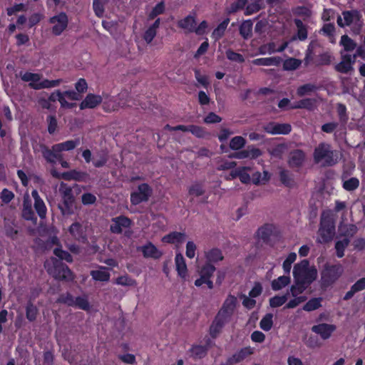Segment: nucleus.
<instances>
[{
  "instance_id": "1",
  "label": "nucleus",
  "mask_w": 365,
  "mask_h": 365,
  "mask_svg": "<svg viewBox=\"0 0 365 365\" xmlns=\"http://www.w3.org/2000/svg\"><path fill=\"white\" fill-rule=\"evenodd\" d=\"M293 277L295 284L309 285L317 279V270L314 267H309L307 259H303L294 264Z\"/></svg>"
},
{
  "instance_id": "2",
  "label": "nucleus",
  "mask_w": 365,
  "mask_h": 365,
  "mask_svg": "<svg viewBox=\"0 0 365 365\" xmlns=\"http://www.w3.org/2000/svg\"><path fill=\"white\" fill-rule=\"evenodd\" d=\"M344 267L339 263L331 264L326 262L321 270V282L324 287L334 284L342 275Z\"/></svg>"
},
{
  "instance_id": "3",
  "label": "nucleus",
  "mask_w": 365,
  "mask_h": 365,
  "mask_svg": "<svg viewBox=\"0 0 365 365\" xmlns=\"http://www.w3.org/2000/svg\"><path fill=\"white\" fill-rule=\"evenodd\" d=\"M59 193L61 197V204H58V209L63 215H71L73 214V205L75 197L72 187L68 184L62 182L59 187Z\"/></svg>"
},
{
  "instance_id": "4",
  "label": "nucleus",
  "mask_w": 365,
  "mask_h": 365,
  "mask_svg": "<svg viewBox=\"0 0 365 365\" xmlns=\"http://www.w3.org/2000/svg\"><path fill=\"white\" fill-rule=\"evenodd\" d=\"M335 234L334 221L329 215L322 214L318 231L317 242L325 244L331 242Z\"/></svg>"
},
{
  "instance_id": "5",
  "label": "nucleus",
  "mask_w": 365,
  "mask_h": 365,
  "mask_svg": "<svg viewBox=\"0 0 365 365\" xmlns=\"http://www.w3.org/2000/svg\"><path fill=\"white\" fill-rule=\"evenodd\" d=\"M314 160L317 163L324 160V165L327 166L334 165L337 162L334 158V151L331 149L330 145L325 143H319L314 149Z\"/></svg>"
},
{
  "instance_id": "6",
  "label": "nucleus",
  "mask_w": 365,
  "mask_h": 365,
  "mask_svg": "<svg viewBox=\"0 0 365 365\" xmlns=\"http://www.w3.org/2000/svg\"><path fill=\"white\" fill-rule=\"evenodd\" d=\"M153 192V188L148 183L140 184L137 190L130 193V200L133 205H138L148 202Z\"/></svg>"
},
{
  "instance_id": "7",
  "label": "nucleus",
  "mask_w": 365,
  "mask_h": 365,
  "mask_svg": "<svg viewBox=\"0 0 365 365\" xmlns=\"http://www.w3.org/2000/svg\"><path fill=\"white\" fill-rule=\"evenodd\" d=\"M49 23L53 24L51 31L55 36H60L67 28L68 16L65 12H60L49 19Z\"/></svg>"
},
{
  "instance_id": "8",
  "label": "nucleus",
  "mask_w": 365,
  "mask_h": 365,
  "mask_svg": "<svg viewBox=\"0 0 365 365\" xmlns=\"http://www.w3.org/2000/svg\"><path fill=\"white\" fill-rule=\"evenodd\" d=\"M68 232L76 241L83 244L88 243L86 227L81 222H75L72 223L68 227Z\"/></svg>"
},
{
  "instance_id": "9",
  "label": "nucleus",
  "mask_w": 365,
  "mask_h": 365,
  "mask_svg": "<svg viewBox=\"0 0 365 365\" xmlns=\"http://www.w3.org/2000/svg\"><path fill=\"white\" fill-rule=\"evenodd\" d=\"M263 130L272 135H287L291 132L292 126L289 123L269 122L263 126Z\"/></svg>"
},
{
  "instance_id": "10",
  "label": "nucleus",
  "mask_w": 365,
  "mask_h": 365,
  "mask_svg": "<svg viewBox=\"0 0 365 365\" xmlns=\"http://www.w3.org/2000/svg\"><path fill=\"white\" fill-rule=\"evenodd\" d=\"M53 274L54 277L58 279H73V273L69 267L62 262L57 259L53 261Z\"/></svg>"
},
{
  "instance_id": "11",
  "label": "nucleus",
  "mask_w": 365,
  "mask_h": 365,
  "mask_svg": "<svg viewBox=\"0 0 365 365\" xmlns=\"http://www.w3.org/2000/svg\"><path fill=\"white\" fill-rule=\"evenodd\" d=\"M230 320V318L217 312L214 320L210 327V335L212 339H215L222 331L225 324Z\"/></svg>"
},
{
  "instance_id": "12",
  "label": "nucleus",
  "mask_w": 365,
  "mask_h": 365,
  "mask_svg": "<svg viewBox=\"0 0 365 365\" xmlns=\"http://www.w3.org/2000/svg\"><path fill=\"white\" fill-rule=\"evenodd\" d=\"M113 224L110 225V230L114 234H121L123 228H128L132 225V220L124 215L112 219Z\"/></svg>"
},
{
  "instance_id": "13",
  "label": "nucleus",
  "mask_w": 365,
  "mask_h": 365,
  "mask_svg": "<svg viewBox=\"0 0 365 365\" xmlns=\"http://www.w3.org/2000/svg\"><path fill=\"white\" fill-rule=\"evenodd\" d=\"M354 63V58H352L351 55L341 54V60L334 66V69L339 73L347 74L353 70Z\"/></svg>"
},
{
  "instance_id": "14",
  "label": "nucleus",
  "mask_w": 365,
  "mask_h": 365,
  "mask_svg": "<svg viewBox=\"0 0 365 365\" xmlns=\"http://www.w3.org/2000/svg\"><path fill=\"white\" fill-rule=\"evenodd\" d=\"M342 16L344 20V23L340 16H338L336 20L337 24L341 28L345 26H350L354 21H359L361 18V15L357 10L344 11Z\"/></svg>"
},
{
  "instance_id": "15",
  "label": "nucleus",
  "mask_w": 365,
  "mask_h": 365,
  "mask_svg": "<svg viewBox=\"0 0 365 365\" xmlns=\"http://www.w3.org/2000/svg\"><path fill=\"white\" fill-rule=\"evenodd\" d=\"M336 327L334 324H329L327 323H322L317 325H314L312 327V331L322 337V339H328L336 330Z\"/></svg>"
},
{
  "instance_id": "16",
  "label": "nucleus",
  "mask_w": 365,
  "mask_h": 365,
  "mask_svg": "<svg viewBox=\"0 0 365 365\" xmlns=\"http://www.w3.org/2000/svg\"><path fill=\"white\" fill-rule=\"evenodd\" d=\"M237 302L235 296L229 294L218 312L230 319L235 312Z\"/></svg>"
},
{
  "instance_id": "17",
  "label": "nucleus",
  "mask_w": 365,
  "mask_h": 365,
  "mask_svg": "<svg viewBox=\"0 0 365 365\" xmlns=\"http://www.w3.org/2000/svg\"><path fill=\"white\" fill-rule=\"evenodd\" d=\"M62 178L65 180H75L77 182H86L90 179V175L87 172L80 171L77 170H71L68 172H64L61 175Z\"/></svg>"
},
{
  "instance_id": "18",
  "label": "nucleus",
  "mask_w": 365,
  "mask_h": 365,
  "mask_svg": "<svg viewBox=\"0 0 365 365\" xmlns=\"http://www.w3.org/2000/svg\"><path fill=\"white\" fill-rule=\"evenodd\" d=\"M216 268L215 265L205 262L199 271L200 278L195 281V285L196 287H201L202 285V280L211 278Z\"/></svg>"
},
{
  "instance_id": "19",
  "label": "nucleus",
  "mask_w": 365,
  "mask_h": 365,
  "mask_svg": "<svg viewBox=\"0 0 365 365\" xmlns=\"http://www.w3.org/2000/svg\"><path fill=\"white\" fill-rule=\"evenodd\" d=\"M103 98L99 95L88 93L83 101L80 103L79 107L81 110L86 108H95L102 103Z\"/></svg>"
},
{
  "instance_id": "20",
  "label": "nucleus",
  "mask_w": 365,
  "mask_h": 365,
  "mask_svg": "<svg viewBox=\"0 0 365 365\" xmlns=\"http://www.w3.org/2000/svg\"><path fill=\"white\" fill-rule=\"evenodd\" d=\"M141 252L145 258H153L154 259H158L163 255V252L159 250L151 242H148L142 246Z\"/></svg>"
},
{
  "instance_id": "21",
  "label": "nucleus",
  "mask_w": 365,
  "mask_h": 365,
  "mask_svg": "<svg viewBox=\"0 0 365 365\" xmlns=\"http://www.w3.org/2000/svg\"><path fill=\"white\" fill-rule=\"evenodd\" d=\"M31 195L34 200V208L36 212L41 219H44L46 216L47 208L43 200L41 198L38 191L36 190L31 192Z\"/></svg>"
},
{
  "instance_id": "22",
  "label": "nucleus",
  "mask_w": 365,
  "mask_h": 365,
  "mask_svg": "<svg viewBox=\"0 0 365 365\" xmlns=\"http://www.w3.org/2000/svg\"><path fill=\"white\" fill-rule=\"evenodd\" d=\"M305 160V153L302 150H295L290 153L289 158V167L294 168H300Z\"/></svg>"
},
{
  "instance_id": "23",
  "label": "nucleus",
  "mask_w": 365,
  "mask_h": 365,
  "mask_svg": "<svg viewBox=\"0 0 365 365\" xmlns=\"http://www.w3.org/2000/svg\"><path fill=\"white\" fill-rule=\"evenodd\" d=\"M175 262L178 276L185 279L187 275V267L185 259L181 253H176Z\"/></svg>"
},
{
  "instance_id": "24",
  "label": "nucleus",
  "mask_w": 365,
  "mask_h": 365,
  "mask_svg": "<svg viewBox=\"0 0 365 365\" xmlns=\"http://www.w3.org/2000/svg\"><path fill=\"white\" fill-rule=\"evenodd\" d=\"M317 101L314 98H303L290 105L289 109H307L313 110L316 106Z\"/></svg>"
},
{
  "instance_id": "25",
  "label": "nucleus",
  "mask_w": 365,
  "mask_h": 365,
  "mask_svg": "<svg viewBox=\"0 0 365 365\" xmlns=\"http://www.w3.org/2000/svg\"><path fill=\"white\" fill-rule=\"evenodd\" d=\"M48 100L50 103L51 102H56L58 101L61 108H73L75 107L76 103H69L68 102L65 98H63L62 92H61L59 90H57L53 93H51V95L48 96Z\"/></svg>"
},
{
  "instance_id": "26",
  "label": "nucleus",
  "mask_w": 365,
  "mask_h": 365,
  "mask_svg": "<svg viewBox=\"0 0 365 365\" xmlns=\"http://www.w3.org/2000/svg\"><path fill=\"white\" fill-rule=\"evenodd\" d=\"M63 80L61 78L55 80L43 79L41 81H38L37 85L34 83H29V86L34 90H41L43 88H51L58 86Z\"/></svg>"
},
{
  "instance_id": "27",
  "label": "nucleus",
  "mask_w": 365,
  "mask_h": 365,
  "mask_svg": "<svg viewBox=\"0 0 365 365\" xmlns=\"http://www.w3.org/2000/svg\"><path fill=\"white\" fill-rule=\"evenodd\" d=\"M185 234L180 232H171L162 238V242L168 244H180L184 242Z\"/></svg>"
},
{
  "instance_id": "28",
  "label": "nucleus",
  "mask_w": 365,
  "mask_h": 365,
  "mask_svg": "<svg viewBox=\"0 0 365 365\" xmlns=\"http://www.w3.org/2000/svg\"><path fill=\"white\" fill-rule=\"evenodd\" d=\"M108 270V267L100 266L99 269L91 270L90 274L95 281L108 282L110 274Z\"/></svg>"
},
{
  "instance_id": "29",
  "label": "nucleus",
  "mask_w": 365,
  "mask_h": 365,
  "mask_svg": "<svg viewBox=\"0 0 365 365\" xmlns=\"http://www.w3.org/2000/svg\"><path fill=\"white\" fill-rule=\"evenodd\" d=\"M209 341L208 340L206 342V345H192L190 349V352L191 353V356L195 359H201L204 358L207 354L209 349Z\"/></svg>"
},
{
  "instance_id": "30",
  "label": "nucleus",
  "mask_w": 365,
  "mask_h": 365,
  "mask_svg": "<svg viewBox=\"0 0 365 365\" xmlns=\"http://www.w3.org/2000/svg\"><path fill=\"white\" fill-rule=\"evenodd\" d=\"M341 180L343 181L342 187L349 192L356 190L359 186V180L356 177H352L346 179L347 175L344 172L341 175Z\"/></svg>"
},
{
  "instance_id": "31",
  "label": "nucleus",
  "mask_w": 365,
  "mask_h": 365,
  "mask_svg": "<svg viewBox=\"0 0 365 365\" xmlns=\"http://www.w3.org/2000/svg\"><path fill=\"white\" fill-rule=\"evenodd\" d=\"M80 144V140H69L63 143L53 145V148L56 152L70 151L76 148Z\"/></svg>"
},
{
  "instance_id": "32",
  "label": "nucleus",
  "mask_w": 365,
  "mask_h": 365,
  "mask_svg": "<svg viewBox=\"0 0 365 365\" xmlns=\"http://www.w3.org/2000/svg\"><path fill=\"white\" fill-rule=\"evenodd\" d=\"M365 289V277H362L357 280L351 287L349 291H348L343 297V299L347 301L351 299L354 295L359 292Z\"/></svg>"
},
{
  "instance_id": "33",
  "label": "nucleus",
  "mask_w": 365,
  "mask_h": 365,
  "mask_svg": "<svg viewBox=\"0 0 365 365\" xmlns=\"http://www.w3.org/2000/svg\"><path fill=\"white\" fill-rule=\"evenodd\" d=\"M274 229V226L272 224H264L257 230V235L259 238L262 240L263 242H267L272 235Z\"/></svg>"
},
{
  "instance_id": "34",
  "label": "nucleus",
  "mask_w": 365,
  "mask_h": 365,
  "mask_svg": "<svg viewBox=\"0 0 365 365\" xmlns=\"http://www.w3.org/2000/svg\"><path fill=\"white\" fill-rule=\"evenodd\" d=\"M38 146L39 151L46 163L53 165L54 157H56L55 153L56 152L53 148V145H52L51 148H49L46 145L40 143Z\"/></svg>"
},
{
  "instance_id": "35",
  "label": "nucleus",
  "mask_w": 365,
  "mask_h": 365,
  "mask_svg": "<svg viewBox=\"0 0 365 365\" xmlns=\"http://www.w3.org/2000/svg\"><path fill=\"white\" fill-rule=\"evenodd\" d=\"M282 59L279 56L259 58L253 60L252 63L256 66H279Z\"/></svg>"
},
{
  "instance_id": "36",
  "label": "nucleus",
  "mask_w": 365,
  "mask_h": 365,
  "mask_svg": "<svg viewBox=\"0 0 365 365\" xmlns=\"http://www.w3.org/2000/svg\"><path fill=\"white\" fill-rule=\"evenodd\" d=\"M207 263H216L224 259L221 250L212 248L205 252Z\"/></svg>"
},
{
  "instance_id": "37",
  "label": "nucleus",
  "mask_w": 365,
  "mask_h": 365,
  "mask_svg": "<svg viewBox=\"0 0 365 365\" xmlns=\"http://www.w3.org/2000/svg\"><path fill=\"white\" fill-rule=\"evenodd\" d=\"M229 23L230 19L226 18L213 30L212 38H214L215 41H219L224 36Z\"/></svg>"
},
{
  "instance_id": "38",
  "label": "nucleus",
  "mask_w": 365,
  "mask_h": 365,
  "mask_svg": "<svg viewBox=\"0 0 365 365\" xmlns=\"http://www.w3.org/2000/svg\"><path fill=\"white\" fill-rule=\"evenodd\" d=\"M22 217L26 220L32 221L36 220L30 200L24 199L23 202Z\"/></svg>"
},
{
  "instance_id": "39",
  "label": "nucleus",
  "mask_w": 365,
  "mask_h": 365,
  "mask_svg": "<svg viewBox=\"0 0 365 365\" xmlns=\"http://www.w3.org/2000/svg\"><path fill=\"white\" fill-rule=\"evenodd\" d=\"M290 283L289 276H280L278 278L274 279L271 282L272 289L274 291H279L282 288L285 287Z\"/></svg>"
},
{
  "instance_id": "40",
  "label": "nucleus",
  "mask_w": 365,
  "mask_h": 365,
  "mask_svg": "<svg viewBox=\"0 0 365 365\" xmlns=\"http://www.w3.org/2000/svg\"><path fill=\"white\" fill-rule=\"evenodd\" d=\"M195 24V17L191 15H188L178 22V26L183 29H187L190 32H192L194 31Z\"/></svg>"
},
{
  "instance_id": "41",
  "label": "nucleus",
  "mask_w": 365,
  "mask_h": 365,
  "mask_svg": "<svg viewBox=\"0 0 365 365\" xmlns=\"http://www.w3.org/2000/svg\"><path fill=\"white\" fill-rule=\"evenodd\" d=\"M25 309L26 319L30 322L36 321L38 314V309L37 307L34 305L31 301H29L26 303Z\"/></svg>"
},
{
  "instance_id": "42",
  "label": "nucleus",
  "mask_w": 365,
  "mask_h": 365,
  "mask_svg": "<svg viewBox=\"0 0 365 365\" xmlns=\"http://www.w3.org/2000/svg\"><path fill=\"white\" fill-rule=\"evenodd\" d=\"M279 180L285 187L289 188H292L295 185L294 178L287 170H282L279 172Z\"/></svg>"
},
{
  "instance_id": "43",
  "label": "nucleus",
  "mask_w": 365,
  "mask_h": 365,
  "mask_svg": "<svg viewBox=\"0 0 365 365\" xmlns=\"http://www.w3.org/2000/svg\"><path fill=\"white\" fill-rule=\"evenodd\" d=\"M21 79L24 82H29V83H34V85H37L38 82L41 80L42 75L36 73L31 72H20Z\"/></svg>"
},
{
  "instance_id": "44",
  "label": "nucleus",
  "mask_w": 365,
  "mask_h": 365,
  "mask_svg": "<svg viewBox=\"0 0 365 365\" xmlns=\"http://www.w3.org/2000/svg\"><path fill=\"white\" fill-rule=\"evenodd\" d=\"M240 34L244 39H247L252 36V23L247 20L243 21L239 28Z\"/></svg>"
},
{
  "instance_id": "45",
  "label": "nucleus",
  "mask_w": 365,
  "mask_h": 365,
  "mask_svg": "<svg viewBox=\"0 0 365 365\" xmlns=\"http://www.w3.org/2000/svg\"><path fill=\"white\" fill-rule=\"evenodd\" d=\"M254 349L251 346H246L240 349L238 351L233 354V358H236V361L240 363L247 356L253 354Z\"/></svg>"
},
{
  "instance_id": "46",
  "label": "nucleus",
  "mask_w": 365,
  "mask_h": 365,
  "mask_svg": "<svg viewBox=\"0 0 365 365\" xmlns=\"http://www.w3.org/2000/svg\"><path fill=\"white\" fill-rule=\"evenodd\" d=\"M336 112L339 120L342 125L347 123L349 120V115L347 113L346 107L344 104L339 103L336 105Z\"/></svg>"
},
{
  "instance_id": "47",
  "label": "nucleus",
  "mask_w": 365,
  "mask_h": 365,
  "mask_svg": "<svg viewBox=\"0 0 365 365\" xmlns=\"http://www.w3.org/2000/svg\"><path fill=\"white\" fill-rule=\"evenodd\" d=\"M273 326V314L272 313L266 314L259 322V327L264 331L271 330Z\"/></svg>"
},
{
  "instance_id": "48",
  "label": "nucleus",
  "mask_w": 365,
  "mask_h": 365,
  "mask_svg": "<svg viewBox=\"0 0 365 365\" xmlns=\"http://www.w3.org/2000/svg\"><path fill=\"white\" fill-rule=\"evenodd\" d=\"M350 240L349 238L346 237L342 240H339L335 243V250L336 257L339 258H341L344 256V251L346 247L349 245Z\"/></svg>"
},
{
  "instance_id": "49",
  "label": "nucleus",
  "mask_w": 365,
  "mask_h": 365,
  "mask_svg": "<svg viewBox=\"0 0 365 365\" xmlns=\"http://www.w3.org/2000/svg\"><path fill=\"white\" fill-rule=\"evenodd\" d=\"M321 302V297L312 298L304 305L303 309L306 312L314 311L322 307Z\"/></svg>"
},
{
  "instance_id": "50",
  "label": "nucleus",
  "mask_w": 365,
  "mask_h": 365,
  "mask_svg": "<svg viewBox=\"0 0 365 365\" xmlns=\"http://www.w3.org/2000/svg\"><path fill=\"white\" fill-rule=\"evenodd\" d=\"M189 132L198 138H205L210 135V133L204 127L196 125H190Z\"/></svg>"
},
{
  "instance_id": "51",
  "label": "nucleus",
  "mask_w": 365,
  "mask_h": 365,
  "mask_svg": "<svg viewBox=\"0 0 365 365\" xmlns=\"http://www.w3.org/2000/svg\"><path fill=\"white\" fill-rule=\"evenodd\" d=\"M302 63L299 59L295 58H289L283 62V68L284 71H294L297 69Z\"/></svg>"
},
{
  "instance_id": "52",
  "label": "nucleus",
  "mask_w": 365,
  "mask_h": 365,
  "mask_svg": "<svg viewBox=\"0 0 365 365\" xmlns=\"http://www.w3.org/2000/svg\"><path fill=\"white\" fill-rule=\"evenodd\" d=\"M53 254L61 260H65L66 262L71 263L73 261L72 255L61 247H56L53 250Z\"/></svg>"
},
{
  "instance_id": "53",
  "label": "nucleus",
  "mask_w": 365,
  "mask_h": 365,
  "mask_svg": "<svg viewBox=\"0 0 365 365\" xmlns=\"http://www.w3.org/2000/svg\"><path fill=\"white\" fill-rule=\"evenodd\" d=\"M165 10V5L163 1L158 3L151 10L148 16V20H153L158 15L163 14Z\"/></svg>"
},
{
  "instance_id": "54",
  "label": "nucleus",
  "mask_w": 365,
  "mask_h": 365,
  "mask_svg": "<svg viewBox=\"0 0 365 365\" xmlns=\"http://www.w3.org/2000/svg\"><path fill=\"white\" fill-rule=\"evenodd\" d=\"M205 192L203 185L202 182H195L188 189L190 195L200 197Z\"/></svg>"
},
{
  "instance_id": "55",
  "label": "nucleus",
  "mask_w": 365,
  "mask_h": 365,
  "mask_svg": "<svg viewBox=\"0 0 365 365\" xmlns=\"http://www.w3.org/2000/svg\"><path fill=\"white\" fill-rule=\"evenodd\" d=\"M246 144V140L242 136L233 137L230 142V148L233 150H239L244 148Z\"/></svg>"
},
{
  "instance_id": "56",
  "label": "nucleus",
  "mask_w": 365,
  "mask_h": 365,
  "mask_svg": "<svg viewBox=\"0 0 365 365\" xmlns=\"http://www.w3.org/2000/svg\"><path fill=\"white\" fill-rule=\"evenodd\" d=\"M294 24L297 28V36L300 41H304L307 38V29L300 19H295Z\"/></svg>"
},
{
  "instance_id": "57",
  "label": "nucleus",
  "mask_w": 365,
  "mask_h": 365,
  "mask_svg": "<svg viewBox=\"0 0 365 365\" xmlns=\"http://www.w3.org/2000/svg\"><path fill=\"white\" fill-rule=\"evenodd\" d=\"M56 302L58 304H63L67 305L68 307H73L74 304V297L69 292L63 293L59 295L56 299Z\"/></svg>"
},
{
  "instance_id": "58",
  "label": "nucleus",
  "mask_w": 365,
  "mask_h": 365,
  "mask_svg": "<svg viewBox=\"0 0 365 365\" xmlns=\"http://www.w3.org/2000/svg\"><path fill=\"white\" fill-rule=\"evenodd\" d=\"M340 43L343 46L344 49L346 51H351L355 49L356 44L354 40H352L347 35H343L340 40Z\"/></svg>"
},
{
  "instance_id": "59",
  "label": "nucleus",
  "mask_w": 365,
  "mask_h": 365,
  "mask_svg": "<svg viewBox=\"0 0 365 365\" xmlns=\"http://www.w3.org/2000/svg\"><path fill=\"white\" fill-rule=\"evenodd\" d=\"M73 307H76L84 311L90 309V304L86 297H77L74 299Z\"/></svg>"
},
{
  "instance_id": "60",
  "label": "nucleus",
  "mask_w": 365,
  "mask_h": 365,
  "mask_svg": "<svg viewBox=\"0 0 365 365\" xmlns=\"http://www.w3.org/2000/svg\"><path fill=\"white\" fill-rule=\"evenodd\" d=\"M288 299V294L278 296L276 295L269 299V305L272 308H276L282 306Z\"/></svg>"
},
{
  "instance_id": "61",
  "label": "nucleus",
  "mask_w": 365,
  "mask_h": 365,
  "mask_svg": "<svg viewBox=\"0 0 365 365\" xmlns=\"http://www.w3.org/2000/svg\"><path fill=\"white\" fill-rule=\"evenodd\" d=\"M317 90V86L312 83H306L298 87L297 94L302 97Z\"/></svg>"
},
{
  "instance_id": "62",
  "label": "nucleus",
  "mask_w": 365,
  "mask_h": 365,
  "mask_svg": "<svg viewBox=\"0 0 365 365\" xmlns=\"http://www.w3.org/2000/svg\"><path fill=\"white\" fill-rule=\"evenodd\" d=\"M297 259V254L295 252H290L283 262L282 267L284 272L287 274H289L292 264Z\"/></svg>"
},
{
  "instance_id": "63",
  "label": "nucleus",
  "mask_w": 365,
  "mask_h": 365,
  "mask_svg": "<svg viewBox=\"0 0 365 365\" xmlns=\"http://www.w3.org/2000/svg\"><path fill=\"white\" fill-rule=\"evenodd\" d=\"M115 283L122 286L133 287L136 285V280L125 274L118 277L115 280Z\"/></svg>"
},
{
  "instance_id": "64",
  "label": "nucleus",
  "mask_w": 365,
  "mask_h": 365,
  "mask_svg": "<svg viewBox=\"0 0 365 365\" xmlns=\"http://www.w3.org/2000/svg\"><path fill=\"white\" fill-rule=\"evenodd\" d=\"M225 53H226V57L230 61L237 62V63H243L245 61V58L242 54L237 53L230 48L227 49Z\"/></svg>"
}]
</instances>
